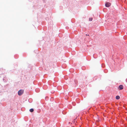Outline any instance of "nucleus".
Instances as JSON below:
<instances>
[{
  "mask_svg": "<svg viewBox=\"0 0 127 127\" xmlns=\"http://www.w3.org/2000/svg\"><path fill=\"white\" fill-rule=\"evenodd\" d=\"M23 90H20L18 92V95H21L23 93Z\"/></svg>",
  "mask_w": 127,
  "mask_h": 127,
  "instance_id": "obj_1",
  "label": "nucleus"
},
{
  "mask_svg": "<svg viewBox=\"0 0 127 127\" xmlns=\"http://www.w3.org/2000/svg\"><path fill=\"white\" fill-rule=\"evenodd\" d=\"M111 5V3L109 2H107L105 4V6L107 7H109Z\"/></svg>",
  "mask_w": 127,
  "mask_h": 127,
  "instance_id": "obj_2",
  "label": "nucleus"
},
{
  "mask_svg": "<svg viewBox=\"0 0 127 127\" xmlns=\"http://www.w3.org/2000/svg\"><path fill=\"white\" fill-rule=\"evenodd\" d=\"M123 88V86L122 85H120L119 87V89L120 90H121Z\"/></svg>",
  "mask_w": 127,
  "mask_h": 127,
  "instance_id": "obj_3",
  "label": "nucleus"
},
{
  "mask_svg": "<svg viewBox=\"0 0 127 127\" xmlns=\"http://www.w3.org/2000/svg\"><path fill=\"white\" fill-rule=\"evenodd\" d=\"M120 98V97L119 96H117L116 97V98L117 99H119Z\"/></svg>",
  "mask_w": 127,
  "mask_h": 127,
  "instance_id": "obj_4",
  "label": "nucleus"
},
{
  "mask_svg": "<svg viewBox=\"0 0 127 127\" xmlns=\"http://www.w3.org/2000/svg\"><path fill=\"white\" fill-rule=\"evenodd\" d=\"M34 110L32 108H31L30 110V111L31 112H33Z\"/></svg>",
  "mask_w": 127,
  "mask_h": 127,
  "instance_id": "obj_5",
  "label": "nucleus"
},
{
  "mask_svg": "<svg viewBox=\"0 0 127 127\" xmlns=\"http://www.w3.org/2000/svg\"><path fill=\"white\" fill-rule=\"evenodd\" d=\"M93 18H90L89 19V21H91L92 20Z\"/></svg>",
  "mask_w": 127,
  "mask_h": 127,
  "instance_id": "obj_6",
  "label": "nucleus"
}]
</instances>
